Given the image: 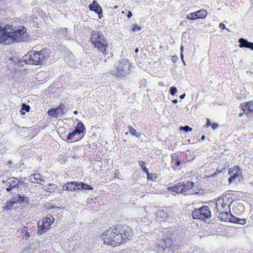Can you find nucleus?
<instances>
[{
  "label": "nucleus",
  "instance_id": "nucleus-1",
  "mask_svg": "<svg viewBox=\"0 0 253 253\" xmlns=\"http://www.w3.org/2000/svg\"><path fill=\"white\" fill-rule=\"evenodd\" d=\"M133 236V231L128 225L117 224L104 231L100 238L104 245L114 248L126 244Z\"/></svg>",
  "mask_w": 253,
  "mask_h": 253
},
{
  "label": "nucleus",
  "instance_id": "nucleus-2",
  "mask_svg": "<svg viewBox=\"0 0 253 253\" xmlns=\"http://www.w3.org/2000/svg\"><path fill=\"white\" fill-rule=\"evenodd\" d=\"M51 53L50 50L47 47H44L40 51L33 48L24 56L23 61L29 65L42 66L48 61Z\"/></svg>",
  "mask_w": 253,
  "mask_h": 253
},
{
  "label": "nucleus",
  "instance_id": "nucleus-3",
  "mask_svg": "<svg viewBox=\"0 0 253 253\" xmlns=\"http://www.w3.org/2000/svg\"><path fill=\"white\" fill-rule=\"evenodd\" d=\"M90 43L104 56L108 54L109 43L100 32L92 31L89 39Z\"/></svg>",
  "mask_w": 253,
  "mask_h": 253
},
{
  "label": "nucleus",
  "instance_id": "nucleus-4",
  "mask_svg": "<svg viewBox=\"0 0 253 253\" xmlns=\"http://www.w3.org/2000/svg\"><path fill=\"white\" fill-rule=\"evenodd\" d=\"M233 200L232 198V194H227L222 197H219L215 201V210L216 212L230 211V206L233 202Z\"/></svg>",
  "mask_w": 253,
  "mask_h": 253
},
{
  "label": "nucleus",
  "instance_id": "nucleus-5",
  "mask_svg": "<svg viewBox=\"0 0 253 253\" xmlns=\"http://www.w3.org/2000/svg\"><path fill=\"white\" fill-rule=\"evenodd\" d=\"M28 33L25 28L8 33V37L7 38L6 44L13 43L14 41L20 42L25 41V37H27Z\"/></svg>",
  "mask_w": 253,
  "mask_h": 253
},
{
  "label": "nucleus",
  "instance_id": "nucleus-6",
  "mask_svg": "<svg viewBox=\"0 0 253 253\" xmlns=\"http://www.w3.org/2000/svg\"><path fill=\"white\" fill-rule=\"evenodd\" d=\"M55 219L51 215H47L43 217L41 221L38 224V233L42 235L46 232L50 228L51 225L53 223Z\"/></svg>",
  "mask_w": 253,
  "mask_h": 253
},
{
  "label": "nucleus",
  "instance_id": "nucleus-7",
  "mask_svg": "<svg viewBox=\"0 0 253 253\" xmlns=\"http://www.w3.org/2000/svg\"><path fill=\"white\" fill-rule=\"evenodd\" d=\"M192 217L194 219L206 220L211 216V212L209 206H205L200 209H196L192 212Z\"/></svg>",
  "mask_w": 253,
  "mask_h": 253
},
{
  "label": "nucleus",
  "instance_id": "nucleus-8",
  "mask_svg": "<svg viewBox=\"0 0 253 253\" xmlns=\"http://www.w3.org/2000/svg\"><path fill=\"white\" fill-rule=\"evenodd\" d=\"M194 186V183L193 182L188 181L186 183L184 182H179L177 184L169 187L168 190L177 193H183L192 189Z\"/></svg>",
  "mask_w": 253,
  "mask_h": 253
},
{
  "label": "nucleus",
  "instance_id": "nucleus-9",
  "mask_svg": "<svg viewBox=\"0 0 253 253\" xmlns=\"http://www.w3.org/2000/svg\"><path fill=\"white\" fill-rule=\"evenodd\" d=\"M64 105L63 104H61L57 108L54 109H51L49 110H48L47 113L48 115L54 117L55 118H57L60 116L64 114Z\"/></svg>",
  "mask_w": 253,
  "mask_h": 253
},
{
  "label": "nucleus",
  "instance_id": "nucleus-10",
  "mask_svg": "<svg viewBox=\"0 0 253 253\" xmlns=\"http://www.w3.org/2000/svg\"><path fill=\"white\" fill-rule=\"evenodd\" d=\"M230 210L220 211L218 218L219 219L224 222H233L234 223L238 222L239 220L238 218L235 219V220H232L231 217L232 216V214L230 213Z\"/></svg>",
  "mask_w": 253,
  "mask_h": 253
},
{
  "label": "nucleus",
  "instance_id": "nucleus-11",
  "mask_svg": "<svg viewBox=\"0 0 253 253\" xmlns=\"http://www.w3.org/2000/svg\"><path fill=\"white\" fill-rule=\"evenodd\" d=\"M9 25H5L3 27H0V43L6 44L7 38L8 37L7 30Z\"/></svg>",
  "mask_w": 253,
  "mask_h": 253
},
{
  "label": "nucleus",
  "instance_id": "nucleus-12",
  "mask_svg": "<svg viewBox=\"0 0 253 253\" xmlns=\"http://www.w3.org/2000/svg\"><path fill=\"white\" fill-rule=\"evenodd\" d=\"M89 8L90 11L96 13L98 15L99 18H101L103 17L102 9L96 1H93L92 3L89 5Z\"/></svg>",
  "mask_w": 253,
  "mask_h": 253
},
{
  "label": "nucleus",
  "instance_id": "nucleus-13",
  "mask_svg": "<svg viewBox=\"0 0 253 253\" xmlns=\"http://www.w3.org/2000/svg\"><path fill=\"white\" fill-rule=\"evenodd\" d=\"M240 107L245 114L253 113V101L241 103Z\"/></svg>",
  "mask_w": 253,
  "mask_h": 253
},
{
  "label": "nucleus",
  "instance_id": "nucleus-14",
  "mask_svg": "<svg viewBox=\"0 0 253 253\" xmlns=\"http://www.w3.org/2000/svg\"><path fill=\"white\" fill-rule=\"evenodd\" d=\"M171 163H170L171 167L174 170H180L181 169L180 165L182 164V162L178 159V157L175 155H173L171 156Z\"/></svg>",
  "mask_w": 253,
  "mask_h": 253
},
{
  "label": "nucleus",
  "instance_id": "nucleus-15",
  "mask_svg": "<svg viewBox=\"0 0 253 253\" xmlns=\"http://www.w3.org/2000/svg\"><path fill=\"white\" fill-rule=\"evenodd\" d=\"M239 42L240 48H247L253 50V42H250L246 39L242 38L239 39Z\"/></svg>",
  "mask_w": 253,
  "mask_h": 253
},
{
  "label": "nucleus",
  "instance_id": "nucleus-16",
  "mask_svg": "<svg viewBox=\"0 0 253 253\" xmlns=\"http://www.w3.org/2000/svg\"><path fill=\"white\" fill-rule=\"evenodd\" d=\"M29 180L32 183L41 184L43 178L40 173H33L29 176Z\"/></svg>",
  "mask_w": 253,
  "mask_h": 253
},
{
  "label": "nucleus",
  "instance_id": "nucleus-17",
  "mask_svg": "<svg viewBox=\"0 0 253 253\" xmlns=\"http://www.w3.org/2000/svg\"><path fill=\"white\" fill-rule=\"evenodd\" d=\"M76 181L68 182L63 185L62 188L64 190L75 191L77 190Z\"/></svg>",
  "mask_w": 253,
  "mask_h": 253
},
{
  "label": "nucleus",
  "instance_id": "nucleus-18",
  "mask_svg": "<svg viewBox=\"0 0 253 253\" xmlns=\"http://www.w3.org/2000/svg\"><path fill=\"white\" fill-rule=\"evenodd\" d=\"M8 183L9 185L8 187L6 189V191L8 192L10 191L12 189L16 188L18 186L19 184V180L16 178L12 177L8 182Z\"/></svg>",
  "mask_w": 253,
  "mask_h": 253
},
{
  "label": "nucleus",
  "instance_id": "nucleus-19",
  "mask_svg": "<svg viewBox=\"0 0 253 253\" xmlns=\"http://www.w3.org/2000/svg\"><path fill=\"white\" fill-rule=\"evenodd\" d=\"M157 247L158 253H164V252L168 247L167 242L164 239L162 240V241L158 244Z\"/></svg>",
  "mask_w": 253,
  "mask_h": 253
},
{
  "label": "nucleus",
  "instance_id": "nucleus-20",
  "mask_svg": "<svg viewBox=\"0 0 253 253\" xmlns=\"http://www.w3.org/2000/svg\"><path fill=\"white\" fill-rule=\"evenodd\" d=\"M77 130H74L72 132L69 133L67 137V140H73L74 142L78 141L81 139V137L78 135Z\"/></svg>",
  "mask_w": 253,
  "mask_h": 253
},
{
  "label": "nucleus",
  "instance_id": "nucleus-21",
  "mask_svg": "<svg viewBox=\"0 0 253 253\" xmlns=\"http://www.w3.org/2000/svg\"><path fill=\"white\" fill-rule=\"evenodd\" d=\"M228 173L231 176L234 174L242 173V170L239 166H234L228 169Z\"/></svg>",
  "mask_w": 253,
  "mask_h": 253
},
{
  "label": "nucleus",
  "instance_id": "nucleus-22",
  "mask_svg": "<svg viewBox=\"0 0 253 253\" xmlns=\"http://www.w3.org/2000/svg\"><path fill=\"white\" fill-rule=\"evenodd\" d=\"M242 173H236L231 175L228 179L229 183H232L236 181H240L242 177Z\"/></svg>",
  "mask_w": 253,
  "mask_h": 253
},
{
  "label": "nucleus",
  "instance_id": "nucleus-23",
  "mask_svg": "<svg viewBox=\"0 0 253 253\" xmlns=\"http://www.w3.org/2000/svg\"><path fill=\"white\" fill-rule=\"evenodd\" d=\"M116 72H111V74L116 78H119L124 76V70L123 68L117 67Z\"/></svg>",
  "mask_w": 253,
  "mask_h": 253
},
{
  "label": "nucleus",
  "instance_id": "nucleus-24",
  "mask_svg": "<svg viewBox=\"0 0 253 253\" xmlns=\"http://www.w3.org/2000/svg\"><path fill=\"white\" fill-rule=\"evenodd\" d=\"M25 199V197L24 195H21L19 194H17L15 195L13 197V201L15 203V204H21L23 203Z\"/></svg>",
  "mask_w": 253,
  "mask_h": 253
},
{
  "label": "nucleus",
  "instance_id": "nucleus-25",
  "mask_svg": "<svg viewBox=\"0 0 253 253\" xmlns=\"http://www.w3.org/2000/svg\"><path fill=\"white\" fill-rule=\"evenodd\" d=\"M85 126H84V124L80 121L78 123L77 127L75 129V130H77V133L79 134H81L84 132V131L85 130Z\"/></svg>",
  "mask_w": 253,
  "mask_h": 253
},
{
  "label": "nucleus",
  "instance_id": "nucleus-26",
  "mask_svg": "<svg viewBox=\"0 0 253 253\" xmlns=\"http://www.w3.org/2000/svg\"><path fill=\"white\" fill-rule=\"evenodd\" d=\"M199 19H203L206 17L208 15V12L204 9H202L196 11Z\"/></svg>",
  "mask_w": 253,
  "mask_h": 253
},
{
  "label": "nucleus",
  "instance_id": "nucleus-27",
  "mask_svg": "<svg viewBox=\"0 0 253 253\" xmlns=\"http://www.w3.org/2000/svg\"><path fill=\"white\" fill-rule=\"evenodd\" d=\"M15 204V203L13 201H7L5 203L4 206L3 207V211H9L11 210L14 205Z\"/></svg>",
  "mask_w": 253,
  "mask_h": 253
},
{
  "label": "nucleus",
  "instance_id": "nucleus-28",
  "mask_svg": "<svg viewBox=\"0 0 253 253\" xmlns=\"http://www.w3.org/2000/svg\"><path fill=\"white\" fill-rule=\"evenodd\" d=\"M128 128L131 134L134 135L137 137H140V133L137 132L136 130L132 126H128Z\"/></svg>",
  "mask_w": 253,
  "mask_h": 253
},
{
  "label": "nucleus",
  "instance_id": "nucleus-29",
  "mask_svg": "<svg viewBox=\"0 0 253 253\" xmlns=\"http://www.w3.org/2000/svg\"><path fill=\"white\" fill-rule=\"evenodd\" d=\"M187 18L188 19L191 20H195L196 19H199L197 14L196 13V11L190 13L188 16H187Z\"/></svg>",
  "mask_w": 253,
  "mask_h": 253
},
{
  "label": "nucleus",
  "instance_id": "nucleus-30",
  "mask_svg": "<svg viewBox=\"0 0 253 253\" xmlns=\"http://www.w3.org/2000/svg\"><path fill=\"white\" fill-rule=\"evenodd\" d=\"M146 173H147V177L148 179H150L152 181H154L157 178V176L155 173H150L149 172V171H148V172H146Z\"/></svg>",
  "mask_w": 253,
  "mask_h": 253
},
{
  "label": "nucleus",
  "instance_id": "nucleus-31",
  "mask_svg": "<svg viewBox=\"0 0 253 253\" xmlns=\"http://www.w3.org/2000/svg\"><path fill=\"white\" fill-rule=\"evenodd\" d=\"M139 164L140 166L142 168L143 171L146 173L148 172V169L145 167V162L144 161H141L139 162Z\"/></svg>",
  "mask_w": 253,
  "mask_h": 253
},
{
  "label": "nucleus",
  "instance_id": "nucleus-32",
  "mask_svg": "<svg viewBox=\"0 0 253 253\" xmlns=\"http://www.w3.org/2000/svg\"><path fill=\"white\" fill-rule=\"evenodd\" d=\"M141 30V28L140 26L136 24H133L131 27L132 31L135 32L137 31H140Z\"/></svg>",
  "mask_w": 253,
  "mask_h": 253
},
{
  "label": "nucleus",
  "instance_id": "nucleus-33",
  "mask_svg": "<svg viewBox=\"0 0 253 253\" xmlns=\"http://www.w3.org/2000/svg\"><path fill=\"white\" fill-rule=\"evenodd\" d=\"M44 207L47 210L53 209L56 208V207L53 205L51 203H46L44 204Z\"/></svg>",
  "mask_w": 253,
  "mask_h": 253
},
{
  "label": "nucleus",
  "instance_id": "nucleus-34",
  "mask_svg": "<svg viewBox=\"0 0 253 253\" xmlns=\"http://www.w3.org/2000/svg\"><path fill=\"white\" fill-rule=\"evenodd\" d=\"M22 111L25 110L27 112H29L30 111V107L29 105L26 104L25 103H23L22 104Z\"/></svg>",
  "mask_w": 253,
  "mask_h": 253
},
{
  "label": "nucleus",
  "instance_id": "nucleus-35",
  "mask_svg": "<svg viewBox=\"0 0 253 253\" xmlns=\"http://www.w3.org/2000/svg\"><path fill=\"white\" fill-rule=\"evenodd\" d=\"M180 130H183L186 132L187 131H191L192 130V128L190 127H189L188 126H180Z\"/></svg>",
  "mask_w": 253,
  "mask_h": 253
},
{
  "label": "nucleus",
  "instance_id": "nucleus-36",
  "mask_svg": "<svg viewBox=\"0 0 253 253\" xmlns=\"http://www.w3.org/2000/svg\"><path fill=\"white\" fill-rule=\"evenodd\" d=\"M82 185L83 186V189H88V190H92L93 189V187L87 184L84 183L83 182V184H82Z\"/></svg>",
  "mask_w": 253,
  "mask_h": 253
},
{
  "label": "nucleus",
  "instance_id": "nucleus-37",
  "mask_svg": "<svg viewBox=\"0 0 253 253\" xmlns=\"http://www.w3.org/2000/svg\"><path fill=\"white\" fill-rule=\"evenodd\" d=\"M177 88L174 86H172L170 88V93L171 95H174L177 92Z\"/></svg>",
  "mask_w": 253,
  "mask_h": 253
},
{
  "label": "nucleus",
  "instance_id": "nucleus-38",
  "mask_svg": "<svg viewBox=\"0 0 253 253\" xmlns=\"http://www.w3.org/2000/svg\"><path fill=\"white\" fill-rule=\"evenodd\" d=\"M22 253H33V251L32 250V249L31 248H27L25 249H24Z\"/></svg>",
  "mask_w": 253,
  "mask_h": 253
},
{
  "label": "nucleus",
  "instance_id": "nucleus-39",
  "mask_svg": "<svg viewBox=\"0 0 253 253\" xmlns=\"http://www.w3.org/2000/svg\"><path fill=\"white\" fill-rule=\"evenodd\" d=\"M77 184V190H83V186L82 184H83V182H76Z\"/></svg>",
  "mask_w": 253,
  "mask_h": 253
},
{
  "label": "nucleus",
  "instance_id": "nucleus-40",
  "mask_svg": "<svg viewBox=\"0 0 253 253\" xmlns=\"http://www.w3.org/2000/svg\"><path fill=\"white\" fill-rule=\"evenodd\" d=\"M211 123L210 119L207 118V123L204 126V128H208L210 126H211Z\"/></svg>",
  "mask_w": 253,
  "mask_h": 253
},
{
  "label": "nucleus",
  "instance_id": "nucleus-41",
  "mask_svg": "<svg viewBox=\"0 0 253 253\" xmlns=\"http://www.w3.org/2000/svg\"><path fill=\"white\" fill-rule=\"evenodd\" d=\"M211 128L213 129H215L216 128H217L218 127L219 125L217 123H212L211 124Z\"/></svg>",
  "mask_w": 253,
  "mask_h": 253
},
{
  "label": "nucleus",
  "instance_id": "nucleus-42",
  "mask_svg": "<svg viewBox=\"0 0 253 253\" xmlns=\"http://www.w3.org/2000/svg\"><path fill=\"white\" fill-rule=\"evenodd\" d=\"M219 28L220 29H221V30H224V29H226V27H225V24L222 23H220L219 24Z\"/></svg>",
  "mask_w": 253,
  "mask_h": 253
},
{
  "label": "nucleus",
  "instance_id": "nucleus-43",
  "mask_svg": "<svg viewBox=\"0 0 253 253\" xmlns=\"http://www.w3.org/2000/svg\"><path fill=\"white\" fill-rule=\"evenodd\" d=\"M132 16V13L130 11H128L127 14V17L128 18H130Z\"/></svg>",
  "mask_w": 253,
  "mask_h": 253
},
{
  "label": "nucleus",
  "instance_id": "nucleus-44",
  "mask_svg": "<svg viewBox=\"0 0 253 253\" xmlns=\"http://www.w3.org/2000/svg\"><path fill=\"white\" fill-rule=\"evenodd\" d=\"M185 96V94L184 93V94H182V95H181L180 96L179 98H180L181 99H184V98Z\"/></svg>",
  "mask_w": 253,
  "mask_h": 253
},
{
  "label": "nucleus",
  "instance_id": "nucleus-45",
  "mask_svg": "<svg viewBox=\"0 0 253 253\" xmlns=\"http://www.w3.org/2000/svg\"><path fill=\"white\" fill-rule=\"evenodd\" d=\"M172 102L174 104H176L177 103V99H173L172 101Z\"/></svg>",
  "mask_w": 253,
  "mask_h": 253
},
{
  "label": "nucleus",
  "instance_id": "nucleus-46",
  "mask_svg": "<svg viewBox=\"0 0 253 253\" xmlns=\"http://www.w3.org/2000/svg\"><path fill=\"white\" fill-rule=\"evenodd\" d=\"M241 220H242V221H243V223H241V224H245V223H246V219H242Z\"/></svg>",
  "mask_w": 253,
  "mask_h": 253
},
{
  "label": "nucleus",
  "instance_id": "nucleus-47",
  "mask_svg": "<svg viewBox=\"0 0 253 253\" xmlns=\"http://www.w3.org/2000/svg\"><path fill=\"white\" fill-rule=\"evenodd\" d=\"M205 135H203V136L201 137V139H202V140H205Z\"/></svg>",
  "mask_w": 253,
  "mask_h": 253
},
{
  "label": "nucleus",
  "instance_id": "nucleus-48",
  "mask_svg": "<svg viewBox=\"0 0 253 253\" xmlns=\"http://www.w3.org/2000/svg\"><path fill=\"white\" fill-rule=\"evenodd\" d=\"M138 51H139V49H138V48H136L135 49V52L136 53L138 52Z\"/></svg>",
  "mask_w": 253,
  "mask_h": 253
},
{
  "label": "nucleus",
  "instance_id": "nucleus-49",
  "mask_svg": "<svg viewBox=\"0 0 253 253\" xmlns=\"http://www.w3.org/2000/svg\"><path fill=\"white\" fill-rule=\"evenodd\" d=\"M243 113H241L239 114V117H242L243 116Z\"/></svg>",
  "mask_w": 253,
  "mask_h": 253
},
{
  "label": "nucleus",
  "instance_id": "nucleus-50",
  "mask_svg": "<svg viewBox=\"0 0 253 253\" xmlns=\"http://www.w3.org/2000/svg\"><path fill=\"white\" fill-rule=\"evenodd\" d=\"M181 57L182 59H183V55L182 53H181Z\"/></svg>",
  "mask_w": 253,
  "mask_h": 253
},
{
  "label": "nucleus",
  "instance_id": "nucleus-51",
  "mask_svg": "<svg viewBox=\"0 0 253 253\" xmlns=\"http://www.w3.org/2000/svg\"><path fill=\"white\" fill-rule=\"evenodd\" d=\"M74 114H77V113H78V111H74Z\"/></svg>",
  "mask_w": 253,
  "mask_h": 253
},
{
  "label": "nucleus",
  "instance_id": "nucleus-52",
  "mask_svg": "<svg viewBox=\"0 0 253 253\" xmlns=\"http://www.w3.org/2000/svg\"><path fill=\"white\" fill-rule=\"evenodd\" d=\"M117 7H118V6H117V5H116V6H115L114 7V9H116V8H117Z\"/></svg>",
  "mask_w": 253,
  "mask_h": 253
},
{
  "label": "nucleus",
  "instance_id": "nucleus-53",
  "mask_svg": "<svg viewBox=\"0 0 253 253\" xmlns=\"http://www.w3.org/2000/svg\"><path fill=\"white\" fill-rule=\"evenodd\" d=\"M180 49H181V51H182L183 50V46H181V48H180Z\"/></svg>",
  "mask_w": 253,
  "mask_h": 253
},
{
  "label": "nucleus",
  "instance_id": "nucleus-54",
  "mask_svg": "<svg viewBox=\"0 0 253 253\" xmlns=\"http://www.w3.org/2000/svg\"><path fill=\"white\" fill-rule=\"evenodd\" d=\"M128 134V132L126 133V135H127Z\"/></svg>",
  "mask_w": 253,
  "mask_h": 253
},
{
  "label": "nucleus",
  "instance_id": "nucleus-55",
  "mask_svg": "<svg viewBox=\"0 0 253 253\" xmlns=\"http://www.w3.org/2000/svg\"><path fill=\"white\" fill-rule=\"evenodd\" d=\"M22 114H25V112H22Z\"/></svg>",
  "mask_w": 253,
  "mask_h": 253
}]
</instances>
